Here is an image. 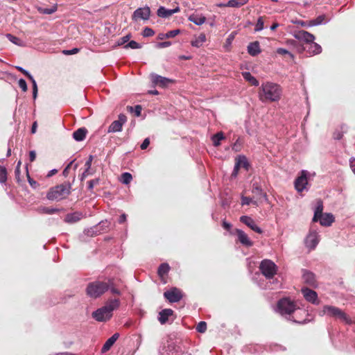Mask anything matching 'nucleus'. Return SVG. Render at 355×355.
<instances>
[{
	"label": "nucleus",
	"mask_w": 355,
	"mask_h": 355,
	"mask_svg": "<svg viewBox=\"0 0 355 355\" xmlns=\"http://www.w3.org/2000/svg\"><path fill=\"white\" fill-rule=\"evenodd\" d=\"M282 89L280 85L271 82L263 83L259 89V98L262 103L276 102L280 100Z\"/></svg>",
	"instance_id": "nucleus-1"
},
{
	"label": "nucleus",
	"mask_w": 355,
	"mask_h": 355,
	"mask_svg": "<svg viewBox=\"0 0 355 355\" xmlns=\"http://www.w3.org/2000/svg\"><path fill=\"white\" fill-rule=\"evenodd\" d=\"M278 312L285 316L288 320H292L294 322H302V320L292 315L293 313L297 315L298 313H303L305 314V311L296 307V304L293 301L288 298H283L277 303Z\"/></svg>",
	"instance_id": "nucleus-2"
},
{
	"label": "nucleus",
	"mask_w": 355,
	"mask_h": 355,
	"mask_svg": "<svg viewBox=\"0 0 355 355\" xmlns=\"http://www.w3.org/2000/svg\"><path fill=\"white\" fill-rule=\"evenodd\" d=\"M71 190V184L64 182L52 187L46 194L47 199L50 200H60L66 198Z\"/></svg>",
	"instance_id": "nucleus-3"
},
{
	"label": "nucleus",
	"mask_w": 355,
	"mask_h": 355,
	"mask_svg": "<svg viewBox=\"0 0 355 355\" xmlns=\"http://www.w3.org/2000/svg\"><path fill=\"white\" fill-rule=\"evenodd\" d=\"M110 286L107 282L95 281L87 285L86 293L92 298H97L107 291Z\"/></svg>",
	"instance_id": "nucleus-4"
},
{
	"label": "nucleus",
	"mask_w": 355,
	"mask_h": 355,
	"mask_svg": "<svg viewBox=\"0 0 355 355\" xmlns=\"http://www.w3.org/2000/svg\"><path fill=\"white\" fill-rule=\"evenodd\" d=\"M320 315H327L330 317L338 318L347 324H350L352 322L351 318L345 312L339 308L334 306H324L322 310L320 313Z\"/></svg>",
	"instance_id": "nucleus-5"
},
{
	"label": "nucleus",
	"mask_w": 355,
	"mask_h": 355,
	"mask_svg": "<svg viewBox=\"0 0 355 355\" xmlns=\"http://www.w3.org/2000/svg\"><path fill=\"white\" fill-rule=\"evenodd\" d=\"M261 273L268 279H271L277 272V266L269 259L263 260L259 266Z\"/></svg>",
	"instance_id": "nucleus-6"
},
{
	"label": "nucleus",
	"mask_w": 355,
	"mask_h": 355,
	"mask_svg": "<svg viewBox=\"0 0 355 355\" xmlns=\"http://www.w3.org/2000/svg\"><path fill=\"white\" fill-rule=\"evenodd\" d=\"M308 172L305 170L301 171V175L295 180V188L298 192H302L308 184Z\"/></svg>",
	"instance_id": "nucleus-7"
},
{
	"label": "nucleus",
	"mask_w": 355,
	"mask_h": 355,
	"mask_svg": "<svg viewBox=\"0 0 355 355\" xmlns=\"http://www.w3.org/2000/svg\"><path fill=\"white\" fill-rule=\"evenodd\" d=\"M127 121V117L123 114H120L118 120L114 121L108 128L107 132H118L122 130L123 125Z\"/></svg>",
	"instance_id": "nucleus-8"
},
{
	"label": "nucleus",
	"mask_w": 355,
	"mask_h": 355,
	"mask_svg": "<svg viewBox=\"0 0 355 355\" xmlns=\"http://www.w3.org/2000/svg\"><path fill=\"white\" fill-rule=\"evenodd\" d=\"M112 313H110V311L104 306L98 309L92 313V317L98 322L107 321L112 318Z\"/></svg>",
	"instance_id": "nucleus-9"
},
{
	"label": "nucleus",
	"mask_w": 355,
	"mask_h": 355,
	"mask_svg": "<svg viewBox=\"0 0 355 355\" xmlns=\"http://www.w3.org/2000/svg\"><path fill=\"white\" fill-rule=\"evenodd\" d=\"M164 296L171 303L178 302L182 298L181 291L177 288H173L165 291L164 293Z\"/></svg>",
	"instance_id": "nucleus-10"
},
{
	"label": "nucleus",
	"mask_w": 355,
	"mask_h": 355,
	"mask_svg": "<svg viewBox=\"0 0 355 355\" xmlns=\"http://www.w3.org/2000/svg\"><path fill=\"white\" fill-rule=\"evenodd\" d=\"M319 241L320 238L318 233L315 230H312L310 231L309 234L307 235L305 239V245L306 248L311 250L316 248Z\"/></svg>",
	"instance_id": "nucleus-11"
},
{
	"label": "nucleus",
	"mask_w": 355,
	"mask_h": 355,
	"mask_svg": "<svg viewBox=\"0 0 355 355\" xmlns=\"http://www.w3.org/2000/svg\"><path fill=\"white\" fill-rule=\"evenodd\" d=\"M150 15V10L148 6L139 8L135 10L132 14V19L137 21L139 19L148 20Z\"/></svg>",
	"instance_id": "nucleus-12"
},
{
	"label": "nucleus",
	"mask_w": 355,
	"mask_h": 355,
	"mask_svg": "<svg viewBox=\"0 0 355 355\" xmlns=\"http://www.w3.org/2000/svg\"><path fill=\"white\" fill-rule=\"evenodd\" d=\"M301 291L304 299L307 302L315 305L320 304V300H318V294L315 291L311 290L309 288H302Z\"/></svg>",
	"instance_id": "nucleus-13"
},
{
	"label": "nucleus",
	"mask_w": 355,
	"mask_h": 355,
	"mask_svg": "<svg viewBox=\"0 0 355 355\" xmlns=\"http://www.w3.org/2000/svg\"><path fill=\"white\" fill-rule=\"evenodd\" d=\"M293 36L296 40L304 42L306 45L315 40V36L313 34L304 30L295 31Z\"/></svg>",
	"instance_id": "nucleus-14"
},
{
	"label": "nucleus",
	"mask_w": 355,
	"mask_h": 355,
	"mask_svg": "<svg viewBox=\"0 0 355 355\" xmlns=\"http://www.w3.org/2000/svg\"><path fill=\"white\" fill-rule=\"evenodd\" d=\"M151 80L155 85H157L161 87H166L169 83H173V80L166 77L157 75L156 73H152L150 75Z\"/></svg>",
	"instance_id": "nucleus-15"
},
{
	"label": "nucleus",
	"mask_w": 355,
	"mask_h": 355,
	"mask_svg": "<svg viewBox=\"0 0 355 355\" xmlns=\"http://www.w3.org/2000/svg\"><path fill=\"white\" fill-rule=\"evenodd\" d=\"M240 221L257 233L261 234L263 232L262 230L257 225L254 220L250 216H242L240 218Z\"/></svg>",
	"instance_id": "nucleus-16"
},
{
	"label": "nucleus",
	"mask_w": 355,
	"mask_h": 355,
	"mask_svg": "<svg viewBox=\"0 0 355 355\" xmlns=\"http://www.w3.org/2000/svg\"><path fill=\"white\" fill-rule=\"evenodd\" d=\"M179 11V7H176L173 9H166L163 6H160L157 10V14L159 17L167 18Z\"/></svg>",
	"instance_id": "nucleus-17"
},
{
	"label": "nucleus",
	"mask_w": 355,
	"mask_h": 355,
	"mask_svg": "<svg viewBox=\"0 0 355 355\" xmlns=\"http://www.w3.org/2000/svg\"><path fill=\"white\" fill-rule=\"evenodd\" d=\"M310 55H316L322 52V47L320 44L314 42V41L309 43L306 47H302V51L306 50Z\"/></svg>",
	"instance_id": "nucleus-18"
},
{
	"label": "nucleus",
	"mask_w": 355,
	"mask_h": 355,
	"mask_svg": "<svg viewBox=\"0 0 355 355\" xmlns=\"http://www.w3.org/2000/svg\"><path fill=\"white\" fill-rule=\"evenodd\" d=\"M173 315V311L171 309H165L159 313L158 320L162 324H165L169 317Z\"/></svg>",
	"instance_id": "nucleus-19"
},
{
	"label": "nucleus",
	"mask_w": 355,
	"mask_h": 355,
	"mask_svg": "<svg viewBox=\"0 0 355 355\" xmlns=\"http://www.w3.org/2000/svg\"><path fill=\"white\" fill-rule=\"evenodd\" d=\"M318 220H320V223L321 225L329 227L334 221V217L333 214L326 213L324 214H322V216L319 218Z\"/></svg>",
	"instance_id": "nucleus-20"
},
{
	"label": "nucleus",
	"mask_w": 355,
	"mask_h": 355,
	"mask_svg": "<svg viewBox=\"0 0 355 355\" xmlns=\"http://www.w3.org/2000/svg\"><path fill=\"white\" fill-rule=\"evenodd\" d=\"M120 306V301L119 299H110L108 300L105 304L103 306L107 311H110V313H112V312L117 309Z\"/></svg>",
	"instance_id": "nucleus-21"
},
{
	"label": "nucleus",
	"mask_w": 355,
	"mask_h": 355,
	"mask_svg": "<svg viewBox=\"0 0 355 355\" xmlns=\"http://www.w3.org/2000/svg\"><path fill=\"white\" fill-rule=\"evenodd\" d=\"M83 217V214L81 212L70 213L66 216L64 221L68 223H74L79 221Z\"/></svg>",
	"instance_id": "nucleus-22"
},
{
	"label": "nucleus",
	"mask_w": 355,
	"mask_h": 355,
	"mask_svg": "<svg viewBox=\"0 0 355 355\" xmlns=\"http://www.w3.org/2000/svg\"><path fill=\"white\" fill-rule=\"evenodd\" d=\"M236 232L239 240L243 245L248 247L252 245L253 243L250 241L248 235L243 231L237 230Z\"/></svg>",
	"instance_id": "nucleus-23"
},
{
	"label": "nucleus",
	"mask_w": 355,
	"mask_h": 355,
	"mask_svg": "<svg viewBox=\"0 0 355 355\" xmlns=\"http://www.w3.org/2000/svg\"><path fill=\"white\" fill-rule=\"evenodd\" d=\"M302 278L304 282L310 286H314L315 284V275L310 271L304 270L303 272Z\"/></svg>",
	"instance_id": "nucleus-24"
},
{
	"label": "nucleus",
	"mask_w": 355,
	"mask_h": 355,
	"mask_svg": "<svg viewBox=\"0 0 355 355\" xmlns=\"http://www.w3.org/2000/svg\"><path fill=\"white\" fill-rule=\"evenodd\" d=\"M323 211V202L321 200H317L316 207L314 211V216L313 218V222H317L319 220V218L322 216Z\"/></svg>",
	"instance_id": "nucleus-25"
},
{
	"label": "nucleus",
	"mask_w": 355,
	"mask_h": 355,
	"mask_svg": "<svg viewBox=\"0 0 355 355\" xmlns=\"http://www.w3.org/2000/svg\"><path fill=\"white\" fill-rule=\"evenodd\" d=\"M87 133V130L85 128H78L77 130L73 132V138L77 141H81L84 140Z\"/></svg>",
	"instance_id": "nucleus-26"
},
{
	"label": "nucleus",
	"mask_w": 355,
	"mask_h": 355,
	"mask_svg": "<svg viewBox=\"0 0 355 355\" xmlns=\"http://www.w3.org/2000/svg\"><path fill=\"white\" fill-rule=\"evenodd\" d=\"M248 52L252 56L257 55L261 52L259 43L258 42L250 43L248 46Z\"/></svg>",
	"instance_id": "nucleus-27"
},
{
	"label": "nucleus",
	"mask_w": 355,
	"mask_h": 355,
	"mask_svg": "<svg viewBox=\"0 0 355 355\" xmlns=\"http://www.w3.org/2000/svg\"><path fill=\"white\" fill-rule=\"evenodd\" d=\"M248 1V0H230L227 1V3L219 4L218 6L220 7L227 6V7H232V8H239V7L245 5V3H247Z\"/></svg>",
	"instance_id": "nucleus-28"
},
{
	"label": "nucleus",
	"mask_w": 355,
	"mask_h": 355,
	"mask_svg": "<svg viewBox=\"0 0 355 355\" xmlns=\"http://www.w3.org/2000/svg\"><path fill=\"white\" fill-rule=\"evenodd\" d=\"M189 20L190 21H192L195 24L199 26V25H202V24H204L205 22L206 17L201 15H199L193 14L189 17Z\"/></svg>",
	"instance_id": "nucleus-29"
},
{
	"label": "nucleus",
	"mask_w": 355,
	"mask_h": 355,
	"mask_svg": "<svg viewBox=\"0 0 355 355\" xmlns=\"http://www.w3.org/2000/svg\"><path fill=\"white\" fill-rule=\"evenodd\" d=\"M243 78L248 81L252 85L258 86L259 81L250 72L245 71L242 73Z\"/></svg>",
	"instance_id": "nucleus-30"
},
{
	"label": "nucleus",
	"mask_w": 355,
	"mask_h": 355,
	"mask_svg": "<svg viewBox=\"0 0 355 355\" xmlns=\"http://www.w3.org/2000/svg\"><path fill=\"white\" fill-rule=\"evenodd\" d=\"M252 193L257 196V200H260L261 198L267 200V195L266 193H263L262 189L258 185H253Z\"/></svg>",
	"instance_id": "nucleus-31"
},
{
	"label": "nucleus",
	"mask_w": 355,
	"mask_h": 355,
	"mask_svg": "<svg viewBox=\"0 0 355 355\" xmlns=\"http://www.w3.org/2000/svg\"><path fill=\"white\" fill-rule=\"evenodd\" d=\"M236 163L239 166L240 168H243L247 171L248 170L249 163L245 156H239L236 160Z\"/></svg>",
	"instance_id": "nucleus-32"
},
{
	"label": "nucleus",
	"mask_w": 355,
	"mask_h": 355,
	"mask_svg": "<svg viewBox=\"0 0 355 355\" xmlns=\"http://www.w3.org/2000/svg\"><path fill=\"white\" fill-rule=\"evenodd\" d=\"M206 41V36L204 33H201L198 37L191 41V45L195 47L201 46Z\"/></svg>",
	"instance_id": "nucleus-33"
},
{
	"label": "nucleus",
	"mask_w": 355,
	"mask_h": 355,
	"mask_svg": "<svg viewBox=\"0 0 355 355\" xmlns=\"http://www.w3.org/2000/svg\"><path fill=\"white\" fill-rule=\"evenodd\" d=\"M225 139L224 135L222 132H218L214 135L211 137V140L214 146L217 147L220 146V141Z\"/></svg>",
	"instance_id": "nucleus-34"
},
{
	"label": "nucleus",
	"mask_w": 355,
	"mask_h": 355,
	"mask_svg": "<svg viewBox=\"0 0 355 355\" xmlns=\"http://www.w3.org/2000/svg\"><path fill=\"white\" fill-rule=\"evenodd\" d=\"M169 270V265L166 263H164L159 266L157 272L160 277H164V275L168 274Z\"/></svg>",
	"instance_id": "nucleus-35"
},
{
	"label": "nucleus",
	"mask_w": 355,
	"mask_h": 355,
	"mask_svg": "<svg viewBox=\"0 0 355 355\" xmlns=\"http://www.w3.org/2000/svg\"><path fill=\"white\" fill-rule=\"evenodd\" d=\"M33 83V97L34 99H35L37 98V83L34 79V78L33 77V76L28 73L26 76Z\"/></svg>",
	"instance_id": "nucleus-36"
},
{
	"label": "nucleus",
	"mask_w": 355,
	"mask_h": 355,
	"mask_svg": "<svg viewBox=\"0 0 355 355\" xmlns=\"http://www.w3.org/2000/svg\"><path fill=\"white\" fill-rule=\"evenodd\" d=\"M132 180V176L130 173L125 172L121 174L120 181L124 184H128Z\"/></svg>",
	"instance_id": "nucleus-37"
},
{
	"label": "nucleus",
	"mask_w": 355,
	"mask_h": 355,
	"mask_svg": "<svg viewBox=\"0 0 355 355\" xmlns=\"http://www.w3.org/2000/svg\"><path fill=\"white\" fill-rule=\"evenodd\" d=\"M58 9V7L56 5H54L51 6V8H38V10L40 13L42 14H46V15H51L54 13Z\"/></svg>",
	"instance_id": "nucleus-38"
},
{
	"label": "nucleus",
	"mask_w": 355,
	"mask_h": 355,
	"mask_svg": "<svg viewBox=\"0 0 355 355\" xmlns=\"http://www.w3.org/2000/svg\"><path fill=\"white\" fill-rule=\"evenodd\" d=\"M326 21V16L324 15H319L315 19L311 20L310 21L311 25L312 26H318L320 24H322V23H325Z\"/></svg>",
	"instance_id": "nucleus-39"
},
{
	"label": "nucleus",
	"mask_w": 355,
	"mask_h": 355,
	"mask_svg": "<svg viewBox=\"0 0 355 355\" xmlns=\"http://www.w3.org/2000/svg\"><path fill=\"white\" fill-rule=\"evenodd\" d=\"M107 283H108L110 286H109V289L110 290L111 293L116 295H121V292L119 289H117L114 284L113 279H108L107 281Z\"/></svg>",
	"instance_id": "nucleus-40"
},
{
	"label": "nucleus",
	"mask_w": 355,
	"mask_h": 355,
	"mask_svg": "<svg viewBox=\"0 0 355 355\" xmlns=\"http://www.w3.org/2000/svg\"><path fill=\"white\" fill-rule=\"evenodd\" d=\"M251 203L257 206L258 205L257 200H253L252 198L246 196L241 197L242 205H249Z\"/></svg>",
	"instance_id": "nucleus-41"
},
{
	"label": "nucleus",
	"mask_w": 355,
	"mask_h": 355,
	"mask_svg": "<svg viewBox=\"0 0 355 355\" xmlns=\"http://www.w3.org/2000/svg\"><path fill=\"white\" fill-rule=\"evenodd\" d=\"M7 180V170L4 166H0V182L4 183Z\"/></svg>",
	"instance_id": "nucleus-42"
},
{
	"label": "nucleus",
	"mask_w": 355,
	"mask_h": 355,
	"mask_svg": "<svg viewBox=\"0 0 355 355\" xmlns=\"http://www.w3.org/2000/svg\"><path fill=\"white\" fill-rule=\"evenodd\" d=\"M114 344V343H113L110 338H108L107 340V341L105 343V344L103 345V346L101 349V352L105 353V352H107Z\"/></svg>",
	"instance_id": "nucleus-43"
},
{
	"label": "nucleus",
	"mask_w": 355,
	"mask_h": 355,
	"mask_svg": "<svg viewBox=\"0 0 355 355\" xmlns=\"http://www.w3.org/2000/svg\"><path fill=\"white\" fill-rule=\"evenodd\" d=\"M124 48H125V49L130 48V49H137L141 48V45L140 44H139L138 42H135L134 40H132V41L129 42L124 46Z\"/></svg>",
	"instance_id": "nucleus-44"
},
{
	"label": "nucleus",
	"mask_w": 355,
	"mask_h": 355,
	"mask_svg": "<svg viewBox=\"0 0 355 355\" xmlns=\"http://www.w3.org/2000/svg\"><path fill=\"white\" fill-rule=\"evenodd\" d=\"M206 329L207 323L204 321L200 322L196 327V331L199 333H204L205 332Z\"/></svg>",
	"instance_id": "nucleus-45"
},
{
	"label": "nucleus",
	"mask_w": 355,
	"mask_h": 355,
	"mask_svg": "<svg viewBox=\"0 0 355 355\" xmlns=\"http://www.w3.org/2000/svg\"><path fill=\"white\" fill-rule=\"evenodd\" d=\"M263 19L262 17H259L257 22L256 24L254 31H261L263 29Z\"/></svg>",
	"instance_id": "nucleus-46"
},
{
	"label": "nucleus",
	"mask_w": 355,
	"mask_h": 355,
	"mask_svg": "<svg viewBox=\"0 0 355 355\" xmlns=\"http://www.w3.org/2000/svg\"><path fill=\"white\" fill-rule=\"evenodd\" d=\"M6 37L13 44H17V45H20V43H19L20 39L19 38L10 34V33L6 34Z\"/></svg>",
	"instance_id": "nucleus-47"
},
{
	"label": "nucleus",
	"mask_w": 355,
	"mask_h": 355,
	"mask_svg": "<svg viewBox=\"0 0 355 355\" xmlns=\"http://www.w3.org/2000/svg\"><path fill=\"white\" fill-rule=\"evenodd\" d=\"M277 53L279 55H288L291 59L294 58V55L291 52L283 48L277 49Z\"/></svg>",
	"instance_id": "nucleus-48"
},
{
	"label": "nucleus",
	"mask_w": 355,
	"mask_h": 355,
	"mask_svg": "<svg viewBox=\"0 0 355 355\" xmlns=\"http://www.w3.org/2000/svg\"><path fill=\"white\" fill-rule=\"evenodd\" d=\"M154 34L155 31L152 28L148 27H146L142 32V35L144 37H151L154 35Z\"/></svg>",
	"instance_id": "nucleus-49"
},
{
	"label": "nucleus",
	"mask_w": 355,
	"mask_h": 355,
	"mask_svg": "<svg viewBox=\"0 0 355 355\" xmlns=\"http://www.w3.org/2000/svg\"><path fill=\"white\" fill-rule=\"evenodd\" d=\"M131 111H134L135 115L137 116H139L141 115V106L139 105H135L134 107H128Z\"/></svg>",
	"instance_id": "nucleus-50"
},
{
	"label": "nucleus",
	"mask_w": 355,
	"mask_h": 355,
	"mask_svg": "<svg viewBox=\"0 0 355 355\" xmlns=\"http://www.w3.org/2000/svg\"><path fill=\"white\" fill-rule=\"evenodd\" d=\"M180 31L179 29L172 30L166 33V36L167 38L174 37L180 33Z\"/></svg>",
	"instance_id": "nucleus-51"
},
{
	"label": "nucleus",
	"mask_w": 355,
	"mask_h": 355,
	"mask_svg": "<svg viewBox=\"0 0 355 355\" xmlns=\"http://www.w3.org/2000/svg\"><path fill=\"white\" fill-rule=\"evenodd\" d=\"M19 87L22 89L23 92H26L28 89L27 84L25 80L21 78L18 82Z\"/></svg>",
	"instance_id": "nucleus-52"
},
{
	"label": "nucleus",
	"mask_w": 355,
	"mask_h": 355,
	"mask_svg": "<svg viewBox=\"0 0 355 355\" xmlns=\"http://www.w3.org/2000/svg\"><path fill=\"white\" fill-rule=\"evenodd\" d=\"M99 183V179L96 178L88 182V189L92 190L94 187L95 185H97Z\"/></svg>",
	"instance_id": "nucleus-53"
},
{
	"label": "nucleus",
	"mask_w": 355,
	"mask_h": 355,
	"mask_svg": "<svg viewBox=\"0 0 355 355\" xmlns=\"http://www.w3.org/2000/svg\"><path fill=\"white\" fill-rule=\"evenodd\" d=\"M130 38V35H127L125 36H123V37H121L119 40V41H118V45L121 46V45H123V44H125L126 42H128Z\"/></svg>",
	"instance_id": "nucleus-54"
},
{
	"label": "nucleus",
	"mask_w": 355,
	"mask_h": 355,
	"mask_svg": "<svg viewBox=\"0 0 355 355\" xmlns=\"http://www.w3.org/2000/svg\"><path fill=\"white\" fill-rule=\"evenodd\" d=\"M292 315H295V313H293ZM305 316H307V314L306 312H305V314H304L303 313H297V315H295V317H297L302 320V322H299L300 324L305 323L307 321V319L304 318V317H305Z\"/></svg>",
	"instance_id": "nucleus-55"
},
{
	"label": "nucleus",
	"mask_w": 355,
	"mask_h": 355,
	"mask_svg": "<svg viewBox=\"0 0 355 355\" xmlns=\"http://www.w3.org/2000/svg\"><path fill=\"white\" fill-rule=\"evenodd\" d=\"M42 210L44 213L48 214H55L58 211V209L50 208V207H44Z\"/></svg>",
	"instance_id": "nucleus-56"
},
{
	"label": "nucleus",
	"mask_w": 355,
	"mask_h": 355,
	"mask_svg": "<svg viewBox=\"0 0 355 355\" xmlns=\"http://www.w3.org/2000/svg\"><path fill=\"white\" fill-rule=\"evenodd\" d=\"M171 45V42H159L157 43V48H159V49H162V48H166V47H168Z\"/></svg>",
	"instance_id": "nucleus-57"
},
{
	"label": "nucleus",
	"mask_w": 355,
	"mask_h": 355,
	"mask_svg": "<svg viewBox=\"0 0 355 355\" xmlns=\"http://www.w3.org/2000/svg\"><path fill=\"white\" fill-rule=\"evenodd\" d=\"M92 160H93L92 155H89V159L87 160V162H85V164L87 171L90 170Z\"/></svg>",
	"instance_id": "nucleus-58"
},
{
	"label": "nucleus",
	"mask_w": 355,
	"mask_h": 355,
	"mask_svg": "<svg viewBox=\"0 0 355 355\" xmlns=\"http://www.w3.org/2000/svg\"><path fill=\"white\" fill-rule=\"evenodd\" d=\"M150 144V140L148 138H146L144 141L142 142V144H141V148L142 150H144V149H146L147 147L149 146Z\"/></svg>",
	"instance_id": "nucleus-59"
},
{
	"label": "nucleus",
	"mask_w": 355,
	"mask_h": 355,
	"mask_svg": "<svg viewBox=\"0 0 355 355\" xmlns=\"http://www.w3.org/2000/svg\"><path fill=\"white\" fill-rule=\"evenodd\" d=\"M27 176H28V182H29L30 185H31L32 187H33V188H36V187H37V185H38L37 182L36 181L33 180L30 176H29V175H28V174L27 175Z\"/></svg>",
	"instance_id": "nucleus-60"
},
{
	"label": "nucleus",
	"mask_w": 355,
	"mask_h": 355,
	"mask_svg": "<svg viewBox=\"0 0 355 355\" xmlns=\"http://www.w3.org/2000/svg\"><path fill=\"white\" fill-rule=\"evenodd\" d=\"M78 51H79L78 49L74 48L71 50H65L63 51V53L66 55H72V54L77 53Z\"/></svg>",
	"instance_id": "nucleus-61"
},
{
	"label": "nucleus",
	"mask_w": 355,
	"mask_h": 355,
	"mask_svg": "<svg viewBox=\"0 0 355 355\" xmlns=\"http://www.w3.org/2000/svg\"><path fill=\"white\" fill-rule=\"evenodd\" d=\"M240 168H241L239 167V166L238 164H236V163H235V165H234V170H233L232 173V176L234 177V178L236 177Z\"/></svg>",
	"instance_id": "nucleus-62"
},
{
	"label": "nucleus",
	"mask_w": 355,
	"mask_h": 355,
	"mask_svg": "<svg viewBox=\"0 0 355 355\" xmlns=\"http://www.w3.org/2000/svg\"><path fill=\"white\" fill-rule=\"evenodd\" d=\"M35 158H36V153H35V150L30 151V153H29V159H30V161L31 162H34Z\"/></svg>",
	"instance_id": "nucleus-63"
},
{
	"label": "nucleus",
	"mask_w": 355,
	"mask_h": 355,
	"mask_svg": "<svg viewBox=\"0 0 355 355\" xmlns=\"http://www.w3.org/2000/svg\"><path fill=\"white\" fill-rule=\"evenodd\" d=\"M90 173H89V171H87V169L85 168V171L82 173V175H80V180L81 181H83L86 177L89 175Z\"/></svg>",
	"instance_id": "nucleus-64"
}]
</instances>
